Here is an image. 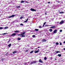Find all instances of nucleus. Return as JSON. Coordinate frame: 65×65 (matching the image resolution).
<instances>
[{
  "label": "nucleus",
  "instance_id": "obj_1",
  "mask_svg": "<svg viewBox=\"0 0 65 65\" xmlns=\"http://www.w3.org/2000/svg\"><path fill=\"white\" fill-rule=\"evenodd\" d=\"M37 63V61H33L30 62V64H35V63Z\"/></svg>",
  "mask_w": 65,
  "mask_h": 65
},
{
  "label": "nucleus",
  "instance_id": "obj_2",
  "mask_svg": "<svg viewBox=\"0 0 65 65\" xmlns=\"http://www.w3.org/2000/svg\"><path fill=\"white\" fill-rule=\"evenodd\" d=\"M11 36H16V33H13L11 35Z\"/></svg>",
  "mask_w": 65,
  "mask_h": 65
},
{
  "label": "nucleus",
  "instance_id": "obj_3",
  "mask_svg": "<svg viewBox=\"0 0 65 65\" xmlns=\"http://www.w3.org/2000/svg\"><path fill=\"white\" fill-rule=\"evenodd\" d=\"M15 16V15H12L9 16L8 17V18H13Z\"/></svg>",
  "mask_w": 65,
  "mask_h": 65
},
{
  "label": "nucleus",
  "instance_id": "obj_4",
  "mask_svg": "<svg viewBox=\"0 0 65 65\" xmlns=\"http://www.w3.org/2000/svg\"><path fill=\"white\" fill-rule=\"evenodd\" d=\"M25 33H26V32L25 31H24L22 33V32H21V35H25Z\"/></svg>",
  "mask_w": 65,
  "mask_h": 65
},
{
  "label": "nucleus",
  "instance_id": "obj_5",
  "mask_svg": "<svg viewBox=\"0 0 65 65\" xmlns=\"http://www.w3.org/2000/svg\"><path fill=\"white\" fill-rule=\"evenodd\" d=\"M64 21H61L60 22L59 24L60 25H62V24H63L64 23Z\"/></svg>",
  "mask_w": 65,
  "mask_h": 65
},
{
  "label": "nucleus",
  "instance_id": "obj_6",
  "mask_svg": "<svg viewBox=\"0 0 65 65\" xmlns=\"http://www.w3.org/2000/svg\"><path fill=\"white\" fill-rule=\"evenodd\" d=\"M50 28H52V29H55V28H56V26H52Z\"/></svg>",
  "mask_w": 65,
  "mask_h": 65
},
{
  "label": "nucleus",
  "instance_id": "obj_7",
  "mask_svg": "<svg viewBox=\"0 0 65 65\" xmlns=\"http://www.w3.org/2000/svg\"><path fill=\"white\" fill-rule=\"evenodd\" d=\"M30 10H31V11H36V10L32 8L30 9Z\"/></svg>",
  "mask_w": 65,
  "mask_h": 65
},
{
  "label": "nucleus",
  "instance_id": "obj_8",
  "mask_svg": "<svg viewBox=\"0 0 65 65\" xmlns=\"http://www.w3.org/2000/svg\"><path fill=\"white\" fill-rule=\"evenodd\" d=\"M39 62H40V63H43V61H42V60H41V59H40L39 60Z\"/></svg>",
  "mask_w": 65,
  "mask_h": 65
},
{
  "label": "nucleus",
  "instance_id": "obj_9",
  "mask_svg": "<svg viewBox=\"0 0 65 65\" xmlns=\"http://www.w3.org/2000/svg\"><path fill=\"white\" fill-rule=\"evenodd\" d=\"M57 30L56 29H55L54 31V33H55V34L56 33H57Z\"/></svg>",
  "mask_w": 65,
  "mask_h": 65
},
{
  "label": "nucleus",
  "instance_id": "obj_10",
  "mask_svg": "<svg viewBox=\"0 0 65 65\" xmlns=\"http://www.w3.org/2000/svg\"><path fill=\"white\" fill-rule=\"evenodd\" d=\"M46 40H45V39H43L42 40V42H46Z\"/></svg>",
  "mask_w": 65,
  "mask_h": 65
},
{
  "label": "nucleus",
  "instance_id": "obj_11",
  "mask_svg": "<svg viewBox=\"0 0 65 65\" xmlns=\"http://www.w3.org/2000/svg\"><path fill=\"white\" fill-rule=\"evenodd\" d=\"M17 53V51H14L13 52L12 54H15V53Z\"/></svg>",
  "mask_w": 65,
  "mask_h": 65
},
{
  "label": "nucleus",
  "instance_id": "obj_12",
  "mask_svg": "<svg viewBox=\"0 0 65 65\" xmlns=\"http://www.w3.org/2000/svg\"><path fill=\"white\" fill-rule=\"evenodd\" d=\"M14 32L17 33L18 32H20V31L19 30H16L14 31Z\"/></svg>",
  "mask_w": 65,
  "mask_h": 65
},
{
  "label": "nucleus",
  "instance_id": "obj_13",
  "mask_svg": "<svg viewBox=\"0 0 65 65\" xmlns=\"http://www.w3.org/2000/svg\"><path fill=\"white\" fill-rule=\"evenodd\" d=\"M57 56H58V57H61V54H59Z\"/></svg>",
  "mask_w": 65,
  "mask_h": 65
},
{
  "label": "nucleus",
  "instance_id": "obj_14",
  "mask_svg": "<svg viewBox=\"0 0 65 65\" xmlns=\"http://www.w3.org/2000/svg\"><path fill=\"white\" fill-rule=\"evenodd\" d=\"M38 52H39V51L38 50H37V51H35V53H38Z\"/></svg>",
  "mask_w": 65,
  "mask_h": 65
},
{
  "label": "nucleus",
  "instance_id": "obj_15",
  "mask_svg": "<svg viewBox=\"0 0 65 65\" xmlns=\"http://www.w3.org/2000/svg\"><path fill=\"white\" fill-rule=\"evenodd\" d=\"M49 31L50 32H52V31H53V30L52 29H49Z\"/></svg>",
  "mask_w": 65,
  "mask_h": 65
},
{
  "label": "nucleus",
  "instance_id": "obj_16",
  "mask_svg": "<svg viewBox=\"0 0 65 65\" xmlns=\"http://www.w3.org/2000/svg\"><path fill=\"white\" fill-rule=\"evenodd\" d=\"M11 44H10L9 45H8V46L9 47L11 46Z\"/></svg>",
  "mask_w": 65,
  "mask_h": 65
},
{
  "label": "nucleus",
  "instance_id": "obj_17",
  "mask_svg": "<svg viewBox=\"0 0 65 65\" xmlns=\"http://www.w3.org/2000/svg\"><path fill=\"white\" fill-rule=\"evenodd\" d=\"M28 19H27L26 20V21H25L24 22V23H26V22H27V21H28Z\"/></svg>",
  "mask_w": 65,
  "mask_h": 65
},
{
  "label": "nucleus",
  "instance_id": "obj_18",
  "mask_svg": "<svg viewBox=\"0 0 65 65\" xmlns=\"http://www.w3.org/2000/svg\"><path fill=\"white\" fill-rule=\"evenodd\" d=\"M35 31H38L39 30V29H35Z\"/></svg>",
  "mask_w": 65,
  "mask_h": 65
},
{
  "label": "nucleus",
  "instance_id": "obj_19",
  "mask_svg": "<svg viewBox=\"0 0 65 65\" xmlns=\"http://www.w3.org/2000/svg\"><path fill=\"white\" fill-rule=\"evenodd\" d=\"M18 40H20L21 39V38H18Z\"/></svg>",
  "mask_w": 65,
  "mask_h": 65
},
{
  "label": "nucleus",
  "instance_id": "obj_20",
  "mask_svg": "<svg viewBox=\"0 0 65 65\" xmlns=\"http://www.w3.org/2000/svg\"><path fill=\"white\" fill-rule=\"evenodd\" d=\"M44 59L45 60H46L47 59V58H46V57H44Z\"/></svg>",
  "mask_w": 65,
  "mask_h": 65
},
{
  "label": "nucleus",
  "instance_id": "obj_21",
  "mask_svg": "<svg viewBox=\"0 0 65 65\" xmlns=\"http://www.w3.org/2000/svg\"><path fill=\"white\" fill-rule=\"evenodd\" d=\"M28 51H29V50H28V49H27L26 50L25 52H28Z\"/></svg>",
  "mask_w": 65,
  "mask_h": 65
},
{
  "label": "nucleus",
  "instance_id": "obj_22",
  "mask_svg": "<svg viewBox=\"0 0 65 65\" xmlns=\"http://www.w3.org/2000/svg\"><path fill=\"white\" fill-rule=\"evenodd\" d=\"M21 7H20V6H18L17 7V8H20Z\"/></svg>",
  "mask_w": 65,
  "mask_h": 65
},
{
  "label": "nucleus",
  "instance_id": "obj_23",
  "mask_svg": "<svg viewBox=\"0 0 65 65\" xmlns=\"http://www.w3.org/2000/svg\"><path fill=\"white\" fill-rule=\"evenodd\" d=\"M32 37H33V38H35V35H33L32 36Z\"/></svg>",
  "mask_w": 65,
  "mask_h": 65
},
{
  "label": "nucleus",
  "instance_id": "obj_24",
  "mask_svg": "<svg viewBox=\"0 0 65 65\" xmlns=\"http://www.w3.org/2000/svg\"><path fill=\"white\" fill-rule=\"evenodd\" d=\"M21 37H25V35H22L21 36Z\"/></svg>",
  "mask_w": 65,
  "mask_h": 65
},
{
  "label": "nucleus",
  "instance_id": "obj_25",
  "mask_svg": "<svg viewBox=\"0 0 65 65\" xmlns=\"http://www.w3.org/2000/svg\"><path fill=\"white\" fill-rule=\"evenodd\" d=\"M33 53V51H32L30 52V54H32V53Z\"/></svg>",
  "mask_w": 65,
  "mask_h": 65
},
{
  "label": "nucleus",
  "instance_id": "obj_26",
  "mask_svg": "<svg viewBox=\"0 0 65 65\" xmlns=\"http://www.w3.org/2000/svg\"><path fill=\"white\" fill-rule=\"evenodd\" d=\"M24 3V1H21V3Z\"/></svg>",
  "mask_w": 65,
  "mask_h": 65
},
{
  "label": "nucleus",
  "instance_id": "obj_27",
  "mask_svg": "<svg viewBox=\"0 0 65 65\" xmlns=\"http://www.w3.org/2000/svg\"><path fill=\"white\" fill-rule=\"evenodd\" d=\"M17 35L18 36H21V35H21V34H19L18 35Z\"/></svg>",
  "mask_w": 65,
  "mask_h": 65
},
{
  "label": "nucleus",
  "instance_id": "obj_28",
  "mask_svg": "<svg viewBox=\"0 0 65 65\" xmlns=\"http://www.w3.org/2000/svg\"><path fill=\"white\" fill-rule=\"evenodd\" d=\"M56 45H58V44H59V43H58V42H56Z\"/></svg>",
  "mask_w": 65,
  "mask_h": 65
},
{
  "label": "nucleus",
  "instance_id": "obj_29",
  "mask_svg": "<svg viewBox=\"0 0 65 65\" xmlns=\"http://www.w3.org/2000/svg\"><path fill=\"white\" fill-rule=\"evenodd\" d=\"M8 28V27H5V29H7Z\"/></svg>",
  "mask_w": 65,
  "mask_h": 65
},
{
  "label": "nucleus",
  "instance_id": "obj_30",
  "mask_svg": "<svg viewBox=\"0 0 65 65\" xmlns=\"http://www.w3.org/2000/svg\"><path fill=\"white\" fill-rule=\"evenodd\" d=\"M60 53V51H57V52H56V53Z\"/></svg>",
  "mask_w": 65,
  "mask_h": 65
},
{
  "label": "nucleus",
  "instance_id": "obj_31",
  "mask_svg": "<svg viewBox=\"0 0 65 65\" xmlns=\"http://www.w3.org/2000/svg\"><path fill=\"white\" fill-rule=\"evenodd\" d=\"M23 18V17H20V19H22Z\"/></svg>",
  "mask_w": 65,
  "mask_h": 65
},
{
  "label": "nucleus",
  "instance_id": "obj_32",
  "mask_svg": "<svg viewBox=\"0 0 65 65\" xmlns=\"http://www.w3.org/2000/svg\"><path fill=\"white\" fill-rule=\"evenodd\" d=\"M3 29V28L1 27H0V29Z\"/></svg>",
  "mask_w": 65,
  "mask_h": 65
},
{
  "label": "nucleus",
  "instance_id": "obj_33",
  "mask_svg": "<svg viewBox=\"0 0 65 65\" xmlns=\"http://www.w3.org/2000/svg\"><path fill=\"white\" fill-rule=\"evenodd\" d=\"M59 13H64V12H60Z\"/></svg>",
  "mask_w": 65,
  "mask_h": 65
},
{
  "label": "nucleus",
  "instance_id": "obj_34",
  "mask_svg": "<svg viewBox=\"0 0 65 65\" xmlns=\"http://www.w3.org/2000/svg\"><path fill=\"white\" fill-rule=\"evenodd\" d=\"M6 33H4V34H2L3 35H6Z\"/></svg>",
  "mask_w": 65,
  "mask_h": 65
},
{
  "label": "nucleus",
  "instance_id": "obj_35",
  "mask_svg": "<svg viewBox=\"0 0 65 65\" xmlns=\"http://www.w3.org/2000/svg\"><path fill=\"white\" fill-rule=\"evenodd\" d=\"M62 32V30H60V32Z\"/></svg>",
  "mask_w": 65,
  "mask_h": 65
},
{
  "label": "nucleus",
  "instance_id": "obj_36",
  "mask_svg": "<svg viewBox=\"0 0 65 65\" xmlns=\"http://www.w3.org/2000/svg\"><path fill=\"white\" fill-rule=\"evenodd\" d=\"M4 60V59L2 58L1 59V60L2 61H3V60Z\"/></svg>",
  "mask_w": 65,
  "mask_h": 65
},
{
  "label": "nucleus",
  "instance_id": "obj_37",
  "mask_svg": "<svg viewBox=\"0 0 65 65\" xmlns=\"http://www.w3.org/2000/svg\"><path fill=\"white\" fill-rule=\"evenodd\" d=\"M10 39H9V41H8V43H9V42H10Z\"/></svg>",
  "mask_w": 65,
  "mask_h": 65
},
{
  "label": "nucleus",
  "instance_id": "obj_38",
  "mask_svg": "<svg viewBox=\"0 0 65 65\" xmlns=\"http://www.w3.org/2000/svg\"><path fill=\"white\" fill-rule=\"evenodd\" d=\"M39 28H42V27H41V26H39Z\"/></svg>",
  "mask_w": 65,
  "mask_h": 65
},
{
  "label": "nucleus",
  "instance_id": "obj_39",
  "mask_svg": "<svg viewBox=\"0 0 65 65\" xmlns=\"http://www.w3.org/2000/svg\"><path fill=\"white\" fill-rule=\"evenodd\" d=\"M45 15H47V13H46V12L45 13Z\"/></svg>",
  "mask_w": 65,
  "mask_h": 65
},
{
  "label": "nucleus",
  "instance_id": "obj_40",
  "mask_svg": "<svg viewBox=\"0 0 65 65\" xmlns=\"http://www.w3.org/2000/svg\"><path fill=\"white\" fill-rule=\"evenodd\" d=\"M20 25L21 26H23V24L22 23H21L20 24Z\"/></svg>",
  "mask_w": 65,
  "mask_h": 65
},
{
  "label": "nucleus",
  "instance_id": "obj_41",
  "mask_svg": "<svg viewBox=\"0 0 65 65\" xmlns=\"http://www.w3.org/2000/svg\"><path fill=\"white\" fill-rule=\"evenodd\" d=\"M62 43H60V45H62Z\"/></svg>",
  "mask_w": 65,
  "mask_h": 65
},
{
  "label": "nucleus",
  "instance_id": "obj_42",
  "mask_svg": "<svg viewBox=\"0 0 65 65\" xmlns=\"http://www.w3.org/2000/svg\"><path fill=\"white\" fill-rule=\"evenodd\" d=\"M27 64V63H24V64L25 65H26V64Z\"/></svg>",
  "mask_w": 65,
  "mask_h": 65
},
{
  "label": "nucleus",
  "instance_id": "obj_43",
  "mask_svg": "<svg viewBox=\"0 0 65 65\" xmlns=\"http://www.w3.org/2000/svg\"><path fill=\"white\" fill-rule=\"evenodd\" d=\"M26 3H28L29 2H27V1H26Z\"/></svg>",
  "mask_w": 65,
  "mask_h": 65
},
{
  "label": "nucleus",
  "instance_id": "obj_44",
  "mask_svg": "<svg viewBox=\"0 0 65 65\" xmlns=\"http://www.w3.org/2000/svg\"><path fill=\"white\" fill-rule=\"evenodd\" d=\"M45 24H46V22H45L43 24L45 25Z\"/></svg>",
  "mask_w": 65,
  "mask_h": 65
},
{
  "label": "nucleus",
  "instance_id": "obj_45",
  "mask_svg": "<svg viewBox=\"0 0 65 65\" xmlns=\"http://www.w3.org/2000/svg\"><path fill=\"white\" fill-rule=\"evenodd\" d=\"M45 27H47V25H45Z\"/></svg>",
  "mask_w": 65,
  "mask_h": 65
},
{
  "label": "nucleus",
  "instance_id": "obj_46",
  "mask_svg": "<svg viewBox=\"0 0 65 65\" xmlns=\"http://www.w3.org/2000/svg\"><path fill=\"white\" fill-rule=\"evenodd\" d=\"M48 4H49V3H50V2H48Z\"/></svg>",
  "mask_w": 65,
  "mask_h": 65
},
{
  "label": "nucleus",
  "instance_id": "obj_47",
  "mask_svg": "<svg viewBox=\"0 0 65 65\" xmlns=\"http://www.w3.org/2000/svg\"><path fill=\"white\" fill-rule=\"evenodd\" d=\"M52 57H51V58H50V59H52Z\"/></svg>",
  "mask_w": 65,
  "mask_h": 65
},
{
  "label": "nucleus",
  "instance_id": "obj_48",
  "mask_svg": "<svg viewBox=\"0 0 65 65\" xmlns=\"http://www.w3.org/2000/svg\"><path fill=\"white\" fill-rule=\"evenodd\" d=\"M38 48H40V46H39L38 47Z\"/></svg>",
  "mask_w": 65,
  "mask_h": 65
},
{
  "label": "nucleus",
  "instance_id": "obj_49",
  "mask_svg": "<svg viewBox=\"0 0 65 65\" xmlns=\"http://www.w3.org/2000/svg\"><path fill=\"white\" fill-rule=\"evenodd\" d=\"M58 2L59 3H60V1H58Z\"/></svg>",
  "mask_w": 65,
  "mask_h": 65
},
{
  "label": "nucleus",
  "instance_id": "obj_50",
  "mask_svg": "<svg viewBox=\"0 0 65 65\" xmlns=\"http://www.w3.org/2000/svg\"><path fill=\"white\" fill-rule=\"evenodd\" d=\"M63 50H65V48H63Z\"/></svg>",
  "mask_w": 65,
  "mask_h": 65
},
{
  "label": "nucleus",
  "instance_id": "obj_51",
  "mask_svg": "<svg viewBox=\"0 0 65 65\" xmlns=\"http://www.w3.org/2000/svg\"><path fill=\"white\" fill-rule=\"evenodd\" d=\"M48 26H50V25H47V27H48Z\"/></svg>",
  "mask_w": 65,
  "mask_h": 65
},
{
  "label": "nucleus",
  "instance_id": "obj_52",
  "mask_svg": "<svg viewBox=\"0 0 65 65\" xmlns=\"http://www.w3.org/2000/svg\"><path fill=\"white\" fill-rule=\"evenodd\" d=\"M63 43H65V41H64Z\"/></svg>",
  "mask_w": 65,
  "mask_h": 65
},
{
  "label": "nucleus",
  "instance_id": "obj_53",
  "mask_svg": "<svg viewBox=\"0 0 65 65\" xmlns=\"http://www.w3.org/2000/svg\"><path fill=\"white\" fill-rule=\"evenodd\" d=\"M44 25L43 24V27H44Z\"/></svg>",
  "mask_w": 65,
  "mask_h": 65
},
{
  "label": "nucleus",
  "instance_id": "obj_54",
  "mask_svg": "<svg viewBox=\"0 0 65 65\" xmlns=\"http://www.w3.org/2000/svg\"><path fill=\"white\" fill-rule=\"evenodd\" d=\"M56 53H55L54 54V55H56Z\"/></svg>",
  "mask_w": 65,
  "mask_h": 65
},
{
  "label": "nucleus",
  "instance_id": "obj_55",
  "mask_svg": "<svg viewBox=\"0 0 65 65\" xmlns=\"http://www.w3.org/2000/svg\"><path fill=\"white\" fill-rule=\"evenodd\" d=\"M55 60H57V59H56V58H55Z\"/></svg>",
  "mask_w": 65,
  "mask_h": 65
},
{
  "label": "nucleus",
  "instance_id": "obj_56",
  "mask_svg": "<svg viewBox=\"0 0 65 65\" xmlns=\"http://www.w3.org/2000/svg\"><path fill=\"white\" fill-rule=\"evenodd\" d=\"M38 51H39V49H38Z\"/></svg>",
  "mask_w": 65,
  "mask_h": 65
},
{
  "label": "nucleus",
  "instance_id": "obj_57",
  "mask_svg": "<svg viewBox=\"0 0 65 65\" xmlns=\"http://www.w3.org/2000/svg\"><path fill=\"white\" fill-rule=\"evenodd\" d=\"M60 11H59V12H60Z\"/></svg>",
  "mask_w": 65,
  "mask_h": 65
},
{
  "label": "nucleus",
  "instance_id": "obj_58",
  "mask_svg": "<svg viewBox=\"0 0 65 65\" xmlns=\"http://www.w3.org/2000/svg\"><path fill=\"white\" fill-rule=\"evenodd\" d=\"M36 49H38L37 48H36Z\"/></svg>",
  "mask_w": 65,
  "mask_h": 65
},
{
  "label": "nucleus",
  "instance_id": "obj_59",
  "mask_svg": "<svg viewBox=\"0 0 65 65\" xmlns=\"http://www.w3.org/2000/svg\"><path fill=\"white\" fill-rule=\"evenodd\" d=\"M16 15H17V14H16Z\"/></svg>",
  "mask_w": 65,
  "mask_h": 65
}]
</instances>
